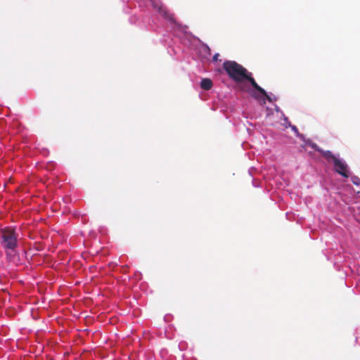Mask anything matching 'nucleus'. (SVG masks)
Segmentation results:
<instances>
[{"label":"nucleus","mask_w":360,"mask_h":360,"mask_svg":"<svg viewBox=\"0 0 360 360\" xmlns=\"http://www.w3.org/2000/svg\"><path fill=\"white\" fill-rule=\"evenodd\" d=\"M351 181L355 185H357V186L360 185V178H359L356 176H352Z\"/></svg>","instance_id":"7"},{"label":"nucleus","mask_w":360,"mask_h":360,"mask_svg":"<svg viewBox=\"0 0 360 360\" xmlns=\"http://www.w3.org/2000/svg\"><path fill=\"white\" fill-rule=\"evenodd\" d=\"M158 11H159L160 14L163 18H165V19H167L172 23H174V24L176 23L174 14L171 13L166 7H165L163 6H160L158 8Z\"/></svg>","instance_id":"4"},{"label":"nucleus","mask_w":360,"mask_h":360,"mask_svg":"<svg viewBox=\"0 0 360 360\" xmlns=\"http://www.w3.org/2000/svg\"><path fill=\"white\" fill-rule=\"evenodd\" d=\"M320 153L326 160H328V161L332 160L333 162H335V159L338 158L335 155H333V153L330 150H323L321 149L320 151Z\"/></svg>","instance_id":"5"},{"label":"nucleus","mask_w":360,"mask_h":360,"mask_svg":"<svg viewBox=\"0 0 360 360\" xmlns=\"http://www.w3.org/2000/svg\"><path fill=\"white\" fill-rule=\"evenodd\" d=\"M223 68L233 80L236 82H240L243 79L249 81L255 89L264 96L267 100L271 101V98L266 91L257 84L255 79L251 77V73L248 72L243 66L233 60H226L223 64Z\"/></svg>","instance_id":"1"},{"label":"nucleus","mask_w":360,"mask_h":360,"mask_svg":"<svg viewBox=\"0 0 360 360\" xmlns=\"http://www.w3.org/2000/svg\"><path fill=\"white\" fill-rule=\"evenodd\" d=\"M333 165L335 170L337 173H338L339 174L344 177H349V172L348 171V166L345 162L338 158L335 160Z\"/></svg>","instance_id":"3"},{"label":"nucleus","mask_w":360,"mask_h":360,"mask_svg":"<svg viewBox=\"0 0 360 360\" xmlns=\"http://www.w3.org/2000/svg\"><path fill=\"white\" fill-rule=\"evenodd\" d=\"M219 53L214 54V56H213V60L217 62L219 60Z\"/></svg>","instance_id":"9"},{"label":"nucleus","mask_w":360,"mask_h":360,"mask_svg":"<svg viewBox=\"0 0 360 360\" xmlns=\"http://www.w3.org/2000/svg\"><path fill=\"white\" fill-rule=\"evenodd\" d=\"M309 146L312 148L313 149H314L315 150L318 151L320 153L321 148H320L318 145L315 143H313V142H311V143H309Z\"/></svg>","instance_id":"8"},{"label":"nucleus","mask_w":360,"mask_h":360,"mask_svg":"<svg viewBox=\"0 0 360 360\" xmlns=\"http://www.w3.org/2000/svg\"><path fill=\"white\" fill-rule=\"evenodd\" d=\"M212 85H213V84H212V80L208 78L202 79L200 82V87L202 89L206 90V91L211 89V88L212 87Z\"/></svg>","instance_id":"6"},{"label":"nucleus","mask_w":360,"mask_h":360,"mask_svg":"<svg viewBox=\"0 0 360 360\" xmlns=\"http://www.w3.org/2000/svg\"><path fill=\"white\" fill-rule=\"evenodd\" d=\"M1 245L4 248L6 257L10 262H15L18 259V234L15 229L12 227H6L1 230Z\"/></svg>","instance_id":"2"}]
</instances>
